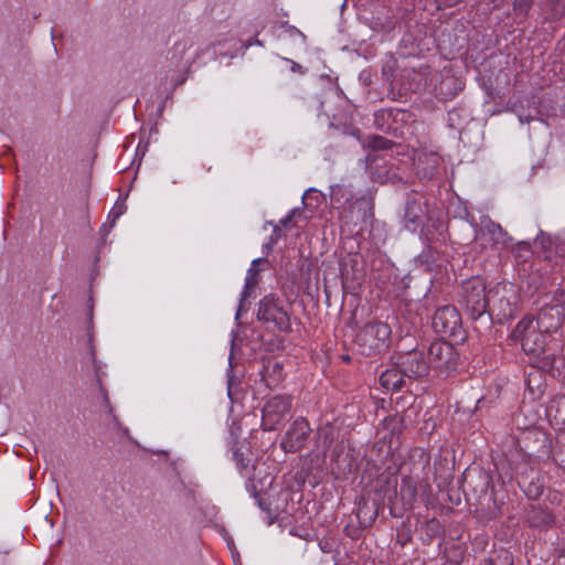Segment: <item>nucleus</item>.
<instances>
[{"instance_id": "f257e3e1", "label": "nucleus", "mask_w": 565, "mask_h": 565, "mask_svg": "<svg viewBox=\"0 0 565 565\" xmlns=\"http://www.w3.org/2000/svg\"><path fill=\"white\" fill-rule=\"evenodd\" d=\"M563 323L561 309L558 307L543 308L534 321L532 316L522 318L511 333L514 341L521 343L523 352L531 360L537 353H542L548 343L546 342V334L541 331V328L546 330L556 329Z\"/></svg>"}, {"instance_id": "f03ea898", "label": "nucleus", "mask_w": 565, "mask_h": 565, "mask_svg": "<svg viewBox=\"0 0 565 565\" xmlns=\"http://www.w3.org/2000/svg\"><path fill=\"white\" fill-rule=\"evenodd\" d=\"M391 333V327L386 322L371 321L359 331L355 344L363 355L380 354L388 348Z\"/></svg>"}, {"instance_id": "7ed1b4c3", "label": "nucleus", "mask_w": 565, "mask_h": 565, "mask_svg": "<svg viewBox=\"0 0 565 565\" xmlns=\"http://www.w3.org/2000/svg\"><path fill=\"white\" fill-rule=\"evenodd\" d=\"M257 318L271 331L289 332L290 318L282 301L274 295L265 296L258 306Z\"/></svg>"}, {"instance_id": "20e7f679", "label": "nucleus", "mask_w": 565, "mask_h": 565, "mask_svg": "<svg viewBox=\"0 0 565 565\" xmlns=\"http://www.w3.org/2000/svg\"><path fill=\"white\" fill-rule=\"evenodd\" d=\"M463 302L470 318L477 320L481 318L488 307L486 297V285L481 278H472L462 285Z\"/></svg>"}, {"instance_id": "39448f33", "label": "nucleus", "mask_w": 565, "mask_h": 565, "mask_svg": "<svg viewBox=\"0 0 565 565\" xmlns=\"http://www.w3.org/2000/svg\"><path fill=\"white\" fill-rule=\"evenodd\" d=\"M427 361L429 369L448 374L456 367L458 354L449 342L436 341L428 349Z\"/></svg>"}, {"instance_id": "423d86ee", "label": "nucleus", "mask_w": 565, "mask_h": 565, "mask_svg": "<svg viewBox=\"0 0 565 565\" xmlns=\"http://www.w3.org/2000/svg\"><path fill=\"white\" fill-rule=\"evenodd\" d=\"M291 409V399L286 395L269 398L262 409V427L264 430H275Z\"/></svg>"}, {"instance_id": "0eeeda50", "label": "nucleus", "mask_w": 565, "mask_h": 565, "mask_svg": "<svg viewBox=\"0 0 565 565\" xmlns=\"http://www.w3.org/2000/svg\"><path fill=\"white\" fill-rule=\"evenodd\" d=\"M530 364L540 371L550 374L553 377L559 376L565 365V359L561 354V348L557 341L548 342L542 353H537L532 358Z\"/></svg>"}, {"instance_id": "6e6552de", "label": "nucleus", "mask_w": 565, "mask_h": 565, "mask_svg": "<svg viewBox=\"0 0 565 565\" xmlns=\"http://www.w3.org/2000/svg\"><path fill=\"white\" fill-rule=\"evenodd\" d=\"M396 365L409 380L426 376L429 371L427 358H425L424 352L418 350L399 354L396 358Z\"/></svg>"}, {"instance_id": "1a4fd4ad", "label": "nucleus", "mask_w": 565, "mask_h": 565, "mask_svg": "<svg viewBox=\"0 0 565 565\" xmlns=\"http://www.w3.org/2000/svg\"><path fill=\"white\" fill-rule=\"evenodd\" d=\"M461 327V317L455 306L438 308L433 318V328L441 335H455Z\"/></svg>"}, {"instance_id": "9d476101", "label": "nucleus", "mask_w": 565, "mask_h": 565, "mask_svg": "<svg viewBox=\"0 0 565 565\" xmlns=\"http://www.w3.org/2000/svg\"><path fill=\"white\" fill-rule=\"evenodd\" d=\"M435 79H439V84H429V94L440 100L452 99L463 88L462 82L448 68L436 73Z\"/></svg>"}, {"instance_id": "9b49d317", "label": "nucleus", "mask_w": 565, "mask_h": 565, "mask_svg": "<svg viewBox=\"0 0 565 565\" xmlns=\"http://www.w3.org/2000/svg\"><path fill=\"white\" fill-rule=\"evenodd\" d=\"M310 431L309 423L302 417L297 418L285 433L280 447L286 452L300 450L305 446Z\"/></svg>"}, {"instance_id": "f8f14e48", "label": "nucleus", "mask_w": 565, "mask_h": 565, "mask_svg": "<svg viewBox=\"0 0 565 565\" xmlns=\"http://www.w3.org/2000/svg\"><path fill=\"white\" fill-rule=\"evenodd\" d=\"M484 235L490 237L493 246L505 247L510 241L508 233L502 226L492 221L488 215L480 218V228L476 231V238H481Z\"/></svg>"}, {"instance_id": "ddd939ff", "label": "nucleus", "mask_w": 565, "mask_h": 565, "mask_svg": "<svg viewBox=\"0 0 565 565\" xmlns=\"http://www.w3.org/2000/svg\"><path fill=\"white\" fill-rule=\"evenodd\" d=\"M440 71H433L429 66H423L409 74L412 83L408 89L414 93H429V84H439V79H435V74Z\"/></svg>"}, {"instance_id": "4468645a", "label": "nucleus", "mask_w": 565, "mask_h": 565, "mask_svg": "<svg viewBox=\"0 0 565 565\" xmlns=\"http://www.w3.org/2000/svg\"><path fill=\"white\" fill-rule=\"evenodd\" d=\"M260 262H262V258L254 259L252 262L249 269L247 270L244 288L241 292L239 305H238V308L236 311V319L239 318L242 312L247 311V308L245 307L244 302L252 296V291L255 289V287L258 284V273H259L258 265Z\"/></svg>"}, {"instance_id": "2eb2a0df", "label": "nucleus", "mask_w": 565, "mask_h": 565, "mask_svg": "<svg viewBox=\"0 0 565 565\" xmlns=\"http://www.w3.org/2000/svg\"><path fill=\"white\" fill-rule=\"evenodd\" d=\"M424 209L422 206V202L416 200L415 198L408 199L405 204V213H404V225L409 231H416L420 224L424 216Z\"/></svg>"}, {"instance_id": "dca6fc26", "label": "nucleus", "mask_w": 565, "mask_h": 565, "mask_svg": "<svg viewBox=\"0 0 565 565\" xmlns=\"http://www.w3.org/2000/svg\"><path fill=\"white\" fill-rule=\"evenodd\" d=\"M405 377L406 375L395 362L393 367L382 372L380 375V384L388 391H398L403 387Z\"/></svg>"}, {"instance_id": "f3484780", "label": "nucleus", "mask_w": 565, "mask_h": 565, "mask_svg": "<svg viewBox=\"0 0 565 565\" xmlns=\"http://www.w3.org/2000/svg\"><path fill=\"white\" fill-rule=\"evenodd\" d=\"M262 380L269 388H275L284 380L282 364L278 361H267L262 370Z\"/></svg>"}, {"instance_id": "a211bd4d", "label": "nucleus", "mask_w": 565, "mask_h": 565, "mask_svg": "<svg viewBox=\"0 0 565 565\" xmlns=\"http://www.w3.org/2000/svg\"><path fill=\"white\" fill-rule=\"evenodd\" d=\"M439 166V157L436 153L419 156L415 163L416 174L420 179H431Z\"/></svg>"}, {"instance_id": "6ab92c4d", "label": "nucleus", "mask_w": 565, "mask_h": 565, "mask_svg": "<svg viewBox=\"0 0 565 565\" xmlns=\"http://www.w3.org/2000/svg\"><path fill=\"white\" fill-rule=\"evenodd\" d=\"M542 14L548 22L561 20L565 15V0H543Z\"/></svg>"}, {"instance_id": "aec40b11", "label": "nucleus", "mask_w": 565, "mask_h": 565, "mask_svg": "<svg viewBox=\"0 0 565 565\" xmlns=\"http://www.w3.org/2000/svg\"><path fill=\"white\" fill-rule=\"evenodd\" d=\"M518 483L529 499L535 500L543 493L544 486L539 478L529 480L527 477L520 476L518 477Z\"/></svg>"}, {"instance_id": "412c9836", "label": "nucleus", "mask_w": 565, "mask_h": 565, "mask_svg": "<svg viewBox=\"0 0 565 565\" xmlns=\"http://www.w3.org/2000/svg\"><path fill=\"white\" fill-rule=\"evenodd\" d=\"M399 494L404 505L407 509H411L414 505L417 498V487L412 478L406 477L402 479Z\"/></svg>"}, {"instance_id": "4be33fe9", "label": "nucleus", "mask_w": 565, "mask_h": 565, "mask_svg": "<svg viewBox=\"0 0 565 565\" xmlns=\"http://www.w3.org/2000/svg\"><path fill=\"white\" fill-rule=\"evenodd\" d=\"M192 45H193V42L190 36H185V38H182L181 40L177 41L171 51V54H172L171 58L179 64L183 60L186 51L189 49H191Z\"/></svg>"}, {"instance_id": "5701e85b", "label": "nucleus", "mask_w": 565, "mask_h": 565, "mask_svg": "<svg viewBox=\"0 0 565 565\" xmlns=\"http://www.w3.org/2000/svg\"><path fill=\"white\" fill-rule=\"evenodd\" d=\"M232 459L235 462V466L238 472L242 476H248L250 468V459L245 458L244 454L239 449H234L232 454Z\"/></svg>"}, {"instance_id": "b1692460", "label": "nucleus", "mask_w": 565, "mask_h": 565, "mask_svg": "<svg viewBox=\"0 0 565 565\" xmlns=\"http://www.w3.org/2000/svg\"><path fill=\"white\" fill-rule=\"evenodd\" d=\"M534 0H514L513 9L516 14L527 15Z\"/></svg>"}, {"instance_id": "393cba45", "label": "nucleus", "mask_w": 565, "mask_h": 565, "mask_svg": "<svg viewBox=\"0 0 565 565\" xmlns=\"http://www.w3.org/2000/svg\"><path fill=\"white\" fill-rule=\"evenodd\" d=\"M319 439L322 441L323 448L328 449L333 443L334 436L333 430L330 427L321 429L319 431Z\"/></svg>"}, {"instance_id": "a878e982", "label": "nucleus", "mask_w": 565, "mask_h": 565, "mask_svg": "<svg viewBox=\"0 0 565 565\" xmlns=\"http://www.w3.org/2000/svg\"><path fill=\"white\" fill-rule=\"evenodd\" d=\"M372 146L375 148V149H388L390 146H391V141L387 140L386 138H383V137H375L373 139V143Z\"/></svg>"}, {"instance_id": "bb28decb", "label": "nucleus", "mask_w": 565, "mask_h": 565, "mask_svg": "<svg viewBox=\"0 0 565 565\" xmlns=\"http://www.w3.org/2000/svg\"><path fill=\"white\" fill-rule=\"evenodd\" d=\"M301 214L300 209H292L284 218L280 220V224L282 226H288V224L297 216Z\"/></svg>"}, {"instance_id": "cd10ccee", "label": "nucleus", "mask_w": 565, "mask_h": 565, "mask_svg": "<svg viewBox=\"0 0 565 565\" xmlns=\"http://www.w3.org/2000/svg\"><path fill=\"white\" fill-rule=\"evenodd\" d=\"M435 255H436V252L430 246H428L427 248H425L422 252V254L419 255V258L426 263H429V262L435 260Z\"/></svg>"}, {"instance_id": "c85d7f7f", "label": "nucleus", "mask_w": 565, "mask_h": 565, "mask_svg": "<svg viewBox=\"0 0 565 565\" xmlns=\"http://www.w3.org/2000/svg\"><path fill=\"white\" fill-rule=\"evenodd\" d=\"M247 477H249V475ZM245 487H246L247 492L252 497H254V498L258 497V490H257V487H256L255 481L253 479L248 478L247 481H246Z\"/></svg>"}, {"instance_id": "c756f323", "label": "nucleus", "mask_w": 565, "mask_h": 565, "mask_svg": "<svg viewBox=\"0 0 565 565\" xmlns=\"http://www.w3.org/2000/svg\"><path fill=\"white\" fill-rule=\"evenodd\" d=\"M103 399L106 404V406L108 407V413L111 415V418H113V423L114 425H117L119 426V420H118V417L116 415L113 414L114 409L113 407L110 406V402H109V397L107 395L106 392H103Z\"/></svg>"}, {"instance_id": "7c9ffc66", "label": "nucleus", "mask_w": 565, "mask_h": 565, "mask_svg": "<svg viewBox=\"0 0 565 565\" xmlns=\"http://www.w3.org/2000/svg\"><path fill=\"white\" fill-rule=\"evenodd\" d=\"M124 213L122 205H116L111 209L109 216H113L114 221L117 220Z\"/></svg>"}, {"instance_id": "2f4dec72", "label": "nucleus", "mask_w": 565, "mask_h": 565, "mask_svg": "<svg viewBox=\"0 0 565 565\" xmlns=\"http://www.w3.org/2000/svg\"><path fill=\"white\" fill-rule=\"evenodd\" d=\"M279 233H280V230H279V226L278 225H275L274 226V231H273V235L270 237L271 242L275 243L277 242L278 237H279Z\"/></svg>"}, {"instance_id": "473e14b6", "label": "nucleus", "mask_w": 565, "mask_h": 565, "mask_svg": "<svg viewBox=\"0 0 565 565\" xmlns=\"http://www.w3.org/2000/svg\"><path fill=\"white\" fill-rule=\"evenodd\" d=\"M458 113L456 110H451L448 113V120L450 121V125L454 126L455 122V116H457Z\"/></svg>"}, {"instance_id": "72a5a7b5", "label": "nucleus", "mask_w": 565, "mask_h": 565, "mask_svg": "<svg viewBox=\"0 0 565 565\" xmlns=\"http://www.w3.org/2000/svg\"><path fill=\"white\" fill-rule=\"evenodd\" d=\"M377 518V510H373L372 513L370 514L369 516V521L367 523L371 524L375 521V519Z\"/></svg>"}, {"instance_id": "f704fd0d", "label": "nucleus", "mask_w": 565, "mask_h": 565, "mask_svg": "<svg viewBox=\"0 0 565 565\" xmlns=\"http://www.w3.org/2000/svg\"><path fill=\"white\" fill-rule=\"evenodd\" d=\"M302 70V66L296 62H292V65H291V71L292 72H301Z\"/></svg>"}, {"instance_id": "c9c22d12", "label": "nucleus", "mask_w": 565, "mask_h": 565, "mask_svg": "<svg viewBox=\"0 0 565 565\" xmlns=\"http://www.w3.org/2000/svg\"><path fill=\"white\" fill-rule=\"evenodd\" d=\"M366 505H363V507H360L359 510H358V518L361 519L362 515H365L366 514Z\"/></svg>"}, {"instance_id": "e433bc0d", "label": "nucleus", "mask_w": 565, "mask_h": 565, "mask_svg": "<svg viewBox=\"0 0 565 565\" xmlns=\"http://www.w3.org/2000/svg\"><path fill=\"white\" fill-rule=\"evenodd\" d=\"M341 190H342L341 188H338L337 191L335 190L332 191V200H334V201L337 200L335 196L338 195V192H340Z\"/></svg>"}, {"instance_id": "4c0bfd02", "label": "nucleus", "mask_w": 565, "mask_h": 565, "mask_svg": "<svg viewBox=\"0 0 565 565\" xmlns=\"http://www.w3.org/2000/svg\"><path fill=\"white\" fill-rule=\"evenodd\" d=\"M552 521V518L548 514H545L544 516V523H550Z\"/></svg>"}, {"instance_id": "58836bf2", "label": "nucleus", "mask_w": 565, "mask_h": 565, "mask_svg": "<svg viewBox=\"0 0 565 565\" xmlns=\"http://www.w3.org/2000/svg\"><path fill=\"white\" fill-rule=\"evenodd\" d=\"M311 192H317L316 189H308V191L305 193L302 200H305L306 195L311 193Z\"/></svg>"}, {"instance_id": "ea45409f", "label": "nucleus", "mask_w": 565, "mask_h": 565, "mask_svg": "<svg viewBox=\"0 0 565 565\" xmlns=\"http://www.w3.org/2000/svg\"><path fill=\"white\" fill-rule=\"evenodd\" d=\"M359 201H362V202H364V203L370 204V201H366L364 196H362V198H360V199H356V202H359Z\"/></svg>"}, {"instance_id": "a19ab883", "label": "nucleus", "mask_w": 565, "mask_h": 565, "mask_svg": "<svg viewBox=\"0 0 565 565\" xmlns=\"http://www.w3.org/2000/svg\"><path fill=\"white\" fill-rule=\"evenodd\" d=\"M367 160L372 161V163L376 160V158L372 157L371 154L367 156Z\"/></svg>"}, {"instance_id": "79ce46f5", "label": "nucleus", "mask_w": 565, "mask_h": 565, "mask_svg": "<svg viewBox=\"0 0 565 565\" xmlns=\"http://www.w3.org/2000/svg\"><path fill=\"white\" fill-rule=\"evenodd\" d=\"M292 30H294V32H296V33H300V32L298 31V29L292 28Z\"/></svg>"}]
</instances>
